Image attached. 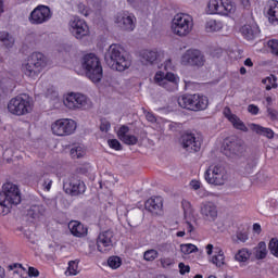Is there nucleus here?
Listing matches in <instances>:
<instances>
[{"instance_id":"nucleus-26","label":"nucleus","mask_w":278,"mask_h":278,"mask_svg":"<svg viewBox=\"0 0 278 278\" xmlns=\"http://www.w3.org/2000/svg\"><path fill=\"white\" fill-rule=\"evenodd\" d=\"M163 205L164 202L161 197L150 198L146 202V210H148L152 214H160V212H162Z\"/></svg>"},{"instance_id":"nucleus-46","label":"nucleus","mask_w":278,"mask_h":278,"mask_svg":"<svg viewBox=\"0 0 278 278\" xmlns=\"http://www.w3.org/2000/svg\"><path fill=\"white\" fill-rule=\"evenodd\" d=\"M122 142H124V144L135 146L138 144V137H136V135L129 134Z\"/></svg>"},{"instance_id":"nucleus-63","label":"nucleus","mask_w":278,"mask_h":278,"mask_svg":"<svg viewBox=\"0 0 278 278\" xmlns=\"http://www.w3.org/2000/svg\"><path fill=\"white\" fill-rule=\"evenodd\" d=\"M241 5H243V8H249L251 5V0H241Z\"/></svg>"},{"instance_id":"nucleus-34","label":"nucleus","mask_w":278,"mask_h":278,"mask_svg":"<svg viewBox=\"0 0 278 278\" xmlns=\"http://www.w3.org/2000/svg\"><path fill=\"white\" fill-rule=\"evenodd\" d=\"M0 42L7 49H12V47H14V37L10 35V33L2 30L0 31Z\"/></svg>"},{"instance_id":"nucleus-22","label":"nucleus","mask_w":278,"mask_h":278,"mask_svg":"<svg viewBox=\"0 0 278 278\" xmlns=\"http://www.w3.org/2000/svg\"><path fill=\"white\" fill-rule=\"evenodd\" d=\"M181 146L184 149H186V151L197 153V151H200L201 149V140L197 139V137L192 134L182 135Z\"/></svg>"},{"instance_id":"nucleus-59","label":"nucleus","mask_w":278,"mask_h":278,"mask_svg":"<svg viewBox=\"0 0 278 278\" xmlns=\"http://www.w3.org/2000/svg\"><path fill=\"white\" fill-rule=\"evenodd\" d=\"M190 187L192 190H199V188H201V182L199 180H191Z\"/></svg>"},{"instance_id":"nucleus-25","label":"nucleus","mask_w":278,"mask_h":278,"mask_svg":"<svg viewBox=\"0 0 278 278\" xmlns=\"http://www.w3.org/2000/svg\"><path fill=\"white\" fill-rule=\"evenodd\" d=\"M33 66L42 71L47 66V56L40 52H34L27 60Z\"/></svg>"},{"instance_id":"nucleus-30","label":"nucleus","mask_w":278,"mask_h":278,"mask_svg":"<svg viewBox=\"0 0 278 278\" xmlns=\"http://www.w3.org/2000/svg\"><path fill=\"white\" fill-rule=\"evenodd\" d=\"M252 254L255 260H266V255H268V249L266 248V242L261 241L258 244L253 248Z\"/></svg>"},{"instance_id":"nucleus-24","label":"nucleus","mask_w":278,"mask_h":278,"mask_svg":"<svg viewBox=\"0 0 278 278\" xmlns=\"http://www.w3.org/2000/svg\"><path fill=\"white\" fill-rule=\"evenodd\" d=\"M266 14L269 23L273 25L278 23V1L269 0L267 3Z\"/></svg>"},{"instance_id":"nucleus-18","label":"nucleus","mask_w":278,"mask_h":278,"mask_svg":"<svg viewBox=\"0 0 278 278\" xmlns=\"http://www.w3.org/2000/svg\"><path fill=\"white\" fill-rule=\"evenodd\" d=\"M68 27L72 36L77 38V40H81V38H86V36L90 34V28L86 21L78 16H74L70 20Z\"/></svg>"},{"instance_id":"nucleus-28","label":"nucleus","mask_w":278,"mask_h":278,"mask_svg":"<svg viewBox=\"0 0 278 278\" xmlns=\"http://www.w3.org/2000/svg\"><path fill=\"white\" fill-rule=\"evenodd\" d=\"M68 229L76 238H84L88 233V228L84 227L81 223L73 220L68 224Z\"/></svg>"},{"instance_id":"nucleus-4","label":"nucleus","mask_w":278,"mask_h":278,"mask_svg":"<svg viewBox=\"0 0 278 278\" xmlns=\"http://www.w3.org/2000/svg\"><path fill=\"white\" fill-rule=\"evenodd\" d=\"M194 29V18L188 13H177L170 22V31L174 36L186 38Z\"/></svg>"},{"instance_id":"nucleus-1","label":"nucleus","mask_w":278,"mask_h":278,"mask_svg":"<svg viewBox=\"0 0 278 278\" xmlns=\"http://www.w3.org/2000/svg\"><path fill=\"white\" fill-rule=\"evenodd\" d=\"M104 60L110 68L113 71H118L119 73L127 71V68L131 66V59H129L127 52H125V49H123L121 45L116 43L111 45L106 49Z\"/></svg>"},{"instance_id":"nucleus-5","label":"nucleus","mask_w":278,"mask_h":278,"mask_svg":"<svg viewBox=\"0 0 278 278\" xmlns=\"http://www.w3.org/2000/svg\"><path fill=\"white\" fill-rule=\"evenodd\" d=\"M83 71H85L86 77L92 81V84H99L103 79V67L101 61L93 53L86 54L83 59Z\"/></svg>"},{"instance_id":"nucleus-50","label":"nucleus","mask_w":278,"mask_h":278,"mask_svg":"<svg viewBox=\"0 0 278 278\" xmlns=\"http://www.w3.org/2000/svg\"><path fill=\"white\" fill-rule=\"evenodd\" d=\"M267 116L270 118V121H278V111L267 108Z\"/></svg>"},{"instance_id":"nucleus-54","label":"nucleus","mask_w":278,"mask_h":278,"mask_svg":"<svg viewBox=\"0 0 278 278\" xmlns=\"http://www.w3.org/2000/svg\"><path fill=\"white\" fill-rule=\"evenodd\" d=\"M248 112L253 116H257L260 114V108L255 104H250L248 106Z\"/></svg>"},{"instance_id":"nucleus-14","label":"nucleus","mask_w":278,"mask_h":278,"mask_svg":"<svg viewBox=\"0 0 278 278\" xmlns=\"http://www.w3.org/2000/svg\"><path fill=\"white\" fill-rule=\"evenodd\" d=\"M182 66H205V54L199 49H189L180 56Z\"/></svg>"},{"instance_id":"nucleus-21","label":"nucleus","mask_w":278,"mask_h":278,"mask_svg":"<svg viewBox=\"0 0 278 278\" xmlns=\"http://www.w3.org/2000/svg\"><path fill=\"white\" fill-rule=\"evenodd\" d=\"M200 216L205 223H214L218 218V207L214 202H202L200 205Z\"/></svg>"},{"instance_id":"nucleus-3","label":"nucleus","mask_w":278,"mask_h":278,"mask_svg":"<svg viewBox=\"0 0 278 278\" xmlns=\"http://www.w3.org/2000/svg\"><path fill=\"white\" fill-rule=\"evenodd\" d=\"M2 190L0 193V216H5L10 214L12 205L21 203V192L18 187L12 182L4 184Z\"/></svg>"},{"instance_id":"nucleus-19","label":"nucleus","mask_w":278,"mask_h":278,"mask_svg":"<svg viewBox=\"0 0 278 278\" xmlns=\"http://www.w3.org/2000/svg\"><path fill=\"white\" fill-rule=\"evenodd\" d=\"M63 189L66 194L79 197V194H84V192H86V184L75 177H70L64 179Z\"/></svg>"},{"instance_id":"nucleus-64","label":"nucleus","mask_w":278,"mask_h":278,"mask_svg":"<svg viewBox=\"0 0 278 278\" xmlns=\"http://www.w3.org/2000/svg\"><path fill=\"white\" fill-rule=\"evenodd\" d=\"M244 66H253V61H251V59H245L244 61Z\"/></svg>"},{"instance_id":"nucleus-38","label":"nucleus","mask_w":278,"mask_h":278,"mask_svg":"<svg viewBox=\"0 0 278 278\" xmlns=\"http://www.w3.org/2000/svg\"><path fill=\"white\" fill-rule=\"evenodd\" d=\"M249 257H251V252L247 248L239 250L235 254L236 262H247L249 260Z\"/></svg>"},{"instance_id":"nucleus-44","label":"nucleus","mask_w":278,"mask_h":278,"mask_svg":"<svg viewBox=\"0 0 278 278\" xmlns=\"http://www.w3.org/2000/svg\"><path fill=\"white\" fill-rule=\"evenodd\" d=\"M268 249H269L271 255H275V257H278V240H277V238H273L269 241Z\"/></svg>"},{"instance_id":"nucleus-53","label":"nucleus","mask_w":278,"mask_h":278,"mask_svg":"<svg viewBox=\"0 0 278 278\" xmlns=\"http://www.w3.org/2000/svg\"><path fill=\"white\" fill-rule=\"evenodd\" d=\"M100 129L101 131H108L109 129H112V124H110V122H108V119H102L101 124H100Z\"/></svg>"},{"instance_id":"nucleus-52","label":"nucleus","mask_w":278,"mask_h":278,"mask_svg":"<svg viewBox=\"0 0 278 278\" xmlns=\"http://www.w3.org/2000/svg\"><path fill=\"white\" fill-rule=\"evenodd\" d=\"M51 186H53V180L51 178H46L42 184V188L46 192L51 190Z\"/></svg>"},{"instance_id":"nucleus-51","label":"nucleus","mask_w":278,"mask_h":278,"mask_svg":"<svg viewBox=\"0 0 278 278\" xmlns=\"http://www.w3.org/2000/svg\"><path fill=\"white\" fill-rule=\"evenodd\" d=\"M181 205L185 214H190V212H192V204H190L188 200H182Z\"/></svg>"},{"instance_id":"nucleus-48","label":"nucleus","mask_w":278,"mask_h":278,"mask_svg":"<svg viewBox=\"0 0 278 278\" xmlns=\"http://www.w3.org/2000/svg\"><path fill=\"white\" fill-rule=\"evenodd\" d=\"M267 45L270 48L271 53H274V55H278V40L271 39Z\"/></svg>"},{"instance_id":"nucleus-62","label":"nucleus","mask_w":278,"mask_h":278,"mask_svg":"<svg viewBox=\"0 0 278 278\" xmlns=\"http://www.w3.org/2000/svg\"><path fill=\"white\" fill-rule=\"evenodd\" d=\"M253 230L256 231V233L262 232V226L260 224H254L253 225Z\"/></svg>"},{"instance_id":"nucleus-23","label":"nucleus","mask_w":278,"mask_h":278,"mask_svg":"<svg viewBox=\"0 0 278 278\" xmlns=\"http://www.w3.org/2000/svg\"><path fill=\"white\" fill-rule=\"evenodd\" d=\"M242 36L247 40H254V38H257L260 36V26L255 22H250L245 25H243L240 29Z\"/></svg>"},{"instance_id":"nucleus-20","label":"nucleus","mask_w":278,"mask_h":278,"mask_svg":"<svg viewBox=\"0 0 278 278\" xmlns=\"http://www.w3.org/2000/svg\"><path fill=\"white\" fill-rule=\"evenodd\" d=\"M114 247V232L104 230L99 233L97 239V248L100 253H108Z\"/></svg>"},{"instance_id":"nucleus-43","label":"nucleus","mask_w":278,"mask_h":278,"mask_svg":"<svg viewBox=\"0 0 278 278\" xmlns=\"http://www.w3.org/2000/svg\"><path fill=\"white\" fill-rule=\"evenodd\" d=\"M163 60V63H159V68H164V71H173V68H175V64H173V60H170V58Z\"/></svg>"},{"instance_id":"nucleus-58","label":"nucleus","mask_w":278,"mask_h":278,"mask_svg":"<svg viewBox=\"0 0 278 278\" xmlns=\"http://www.w3.org/2000/svg\"><path fill=\"white\" fill-rule=\"evenodd\" d=\"M237 240L239 242H247V240H249V236L244 232H239L237 233Z\"/></svg>"},{"instance_id":"nucleus-41","label":"nucleus","mask_w":278,"mask_h":278,"mask_svg":"<svg viewBox=\"0 0 278 278\" xmlns=\"http://www.w3.org/2000/svg\"><path fill=\"white\" fill-rule=\"evenodd\" d=\"M159 255L157 250L151 249L143 253V260H146V262H154V260H157Z\"/></svg>"},{"instance_id":"nucleus-56","label":"nucleus","mask_w":278,"mask_h":278,"mask_svg":"<svg viewBox=\"0 0 278 278\" xmlns=\"http://www.w3.org/2000/svg\"><path fill=\"white\" fill-rule=\"evenodd\" d=\"M143 113L146 114V118L149 123H155L157 121V118H155V115H153V113L147 112L146 110H143Z\"/></svg>"},{"instance_id":"nucleus-9","label":"nucleus","mask_w":278,"mask_h":278,"mask_svg":"<svg viewBox=\"0 0 278 278\" xmlns=\"http://www.w3.org/2000/svg\"><path fill=\"white\" fill-rule=\"evenodd\" d=\"M180 78L177 74L173 72H167L166 74L162 71H159L154 75V84L165 88L168 92H175L179 88Z\"/></svg>"},{"instance_id":"nucleus-11","label":"nucleus","mask_w":278,"mask_h":278,"mask_svg":"<svg viewBox=\"0 0 278 278\" xmlns=\"http://www.w3.org/2000/svg\"><path fill=\"white\" fill-rule=\"evenodd\" d=\"M208 14H219L220 16H229L236 12V2L232 0H210L206 7Z\"/></svg>"},{"instance_id":"nucleus-55","label":"nucleus","mask_w":278,"mask_h":278,"mask_svg":"<svg viewBox=\"0 0 278 278\" xmlns=\"http://www.w3.org/2000/svg\"><path fill=\"white\" fill-rule=\"evenodd\" d=\"M178 268L180 270V275H186V273H190V266L184 263H179Z\"/></svg>"},{"instance_id":"nucleus-8","label":"nucleus","mask_w":278,"mask_h":278,"mask_svg":"<svg viewBox=\"0 0 278 278\" xmlns=\"http://www.w3.org/2000/svg\"><path fill=\"white\" fill-rule=\"evenodd\" d=\"M63 103L67 110H90L92 101L80 92H70L65 94Z\"/></svg>"},{"instance_id":"nucleus-13","label":"nucleus","mask_w":278,"mask_h":278,"mask_svg":"<svg viewBox=\"0 0 278 278\" xmlns=\"http://www.w3.org/2000/svg\"><path fill=\"white\" fill-rule=\"evenodd\" d=\"M114 23L122 31H134L136 29L137 18L129 11H121L114 16Z\"/></svg>"},{"instance_id":"nucleus-35","label":"nucleus","mask_w":278,"mask_h":278,"mask_svg":"<svg viewBox=\"0 0 278 278\" xmlns=\"http://www.w3.org/2000/svg\"><path fill=\"white\" fill-rule=\"evenodd\" d=\"M45 212H47V210L45 208L43 205H33L27 213V216H29L30 218H39L41 217Z\"/></svg>"},{"instance_id":"nucleus-36","label":"nucleus","mask_w":278,"mask_h":278,"mask_svg":"<svg viewBox=\"0 0 278 278\" xmlns=\"http://www.w3.org/2000/svg\"><path fill=\"white\" fill-rule=\"evenodd\" d=\"M65 275L66 277H75V275H79V260L68 262Z\"/></svg>"},{"instance_id":"nucleus-29","label":"nucleus","mask_w":278,"mask_h":278,"mask_svg":"<svg viewBox=\"0 0 278 278\" xmlns=\"http://www.w3.org/2000/svg\"><path fill=\"white\" fill-rule=\"evenodd\" d=\"M40 72L41 70H38V67L29 63V61H27L22 66V73H24V75L28 77V79H38V75H40Z\"/></svg>"},{"instance_id":"nucleus-57","label":"nucleus","mask_w":278,"mask_h":278,"mask_svg":"<svg viewBox=\"0 0 278 278\" xmlns=\"http://www.w3.org/2000/svg\"><path fill=\"white\" fill-rule=\"evenodd\" d=\"M40 275V271H38L35 267H28V277H38Z\"/></svg>"},{"instance_id":"nucleus-42","label":"nucleus","mask_w":278,"mask_h":278,"mask_svg":"<svg viewBox=\"0 0 278 278\" xmlns=\"http://www.w3.org/2000/svg\"><path fill=\"white\" fill-rule=\"evenodd\" d=\"M108 264H109L110 268H113V270H116V268H121L123 261L118 256H111L108 260Z\"/></svg>"},{"instance_id":"nucleus-27","label":"nucleus","mask_w":278,"mask_h":278,"mask_svg":"<svg viewBox=\"0 0 278 278\" xmlns=\"http://www.w3.org/2000/svg\"><path fill=\"white\" fill-rule=\"evenodd\" d=\"M225 23L214 18L207 20L204 24L206 34H218L219 31H223Z\"/></svg>"},{"instance_id":"nucleus-60","label":"nucleus","mask_w":278,"mask_h":278,"mask_svg":"<svg viewBox=\"0 0 278 278\" xmlns=\"http://www.w3.org/2000/svg\"><path fill=\"white\" fill-rule=\"evenodd\" d=\"M185 227H186L187 233H192V231H194V226H192V224H190L189 222L185 224Z\"/></svg>"},{"instance_id":"nucleus-40","label":"nucleus","mask_w":278,"mask_h":278,"mask_svg":"<svg viewBox=\"0 0 278 278\" xmlns=\"http://www.w3.org/2000/svg\"><path fill=\"white\" fill-rule=\"evenodd\" d=\"M262 81L264 86H266V90H273V88H277V78L273 75L266 77Z\"/></svg>"},{"instance_id":"nucleus-32","label":"nucleus","mask_w":278,"mask_h":278,"mask_svg":"<svg viewBox=\"0 0 278 278\" xmlns=\"http://www.w3.org/2000/svg\"><path fill=\"white\" fill-rule=\"evenodd\" d=\"M255 166H257L255 160H248L240 169L241 175H243V177L253 175V173H255Z\"/></svg>"},{"instance_id":"nucleus-47","label":"nucleus","mask_w":278,"mask_h":278,"mask_svg":"<svg viewBox=\"0 0 278 278\" xmlns=\"http://www.w3.org/2000/svg\"><path fill=\"white\" fill-rule=\"evenodd\" d=\"M77 11L83 16H89L90 15V10L88 9V7H86V4H84L81 2L77 4Z\"/></svg>"},{"instance_id":"nucleus-16","label":"nucleus","mask_w":278,"mask_h":278,"mask_svg":"<svg viewBox=\"0 0 278 278\" xmlns=\"http://www.w3.org/2000/svg\"><path fill=\"white\" fill-rule=\"evenodd\" d=\"M51 9L47 5H38L29 14L28 21L30 25H42L45 23H49L51 21Z\"/></svg>"},{"instance_id":"nucleus-12","label":"nucleus","mask_w":278,"mask_h":278,"mask_svg":"<svg viewBox=\"0 0 278 278\" xmlns=\"http://www.w3.org/2000/svg\"><path fill=\"white\" fill-rule=\"evenodd\" d=\"M205 181L212 186H224L227 181V170L220 164H212L206 169Z\"/></svg>"},{"instance_id":"nucleus-45","label":"nucleus","mask_w":278,"mask_h":278,"mask_svg":"<svg viewBox=\"0 0 278 278\" xmlns=\"http://www.w3.org/2000/svg\"><path fill=\"white\" fill-rule=\"evenodd\" d=\"M127 136H129V128L126 125H123L117 130V138L123 142Z\"/></svg>"},{"instance_id":"nucleus-7","label":"nucleus","mask_w":278,"mask_h":278,"mask_svg":"<svg viewBox=\"0 0 278 278\" xmlns=\"http://www.w3.org/2000/svg\"><path fill=\"white\" fill-rule=\"evenodd\" d=\"M179 108L184 110H191L192 112H201V110H207L210 105V100L207 97L195 94H184L177 99Z\"/></svg>"},{"instance_id":"nucleus-2","label":"nucleus","mask_w":278,"mask_h":278,"mask_svg":"<svg viewBox=\"0 0 278 278\" xmlns=\"http://www.w3.org/2000/svg\"><path fill=\"white\" fill-rule=\"evenodd\" d=\"M224 116H226L229 123H231L232 127H235V129H239V131L247 132L250 129L251 131H254V134H257L258 136H265V138H269V139L275 138V131H273V129L270 128H266L257 124H249L247 127L244 122H242L240 117H238L236 114L231 113V110L229 108L224 109Z\"/></svg>"},{"instance_id":"nucleus-17","label":"nucleus","mask_w":278,"mask_h":278,"mask_svg":"<svg viewBox=\"0 0 278 278\" xmlns=\"http://www.w3.org/2000/svg\"><path fill=\"white\" fill-rule=\"evenodd\" d=\"M224 153L227 157H238L244 153V141L230 137L224 141Z\"/></svg>"},{"instance_id":"nucleus-39","label":"nucleus","mask_w":278,"mask_h":278,"mask_svg":"<svg viewBox=\"0 0 278 278\" xmlns=\"http://www.w3.org/2000/svg\"><path fill=\"white\" fill-rule=\"evenodd\" d=\"M180 251L182 255H190L191 253H197L199 251V248L192 243H184L180 244Z\"/></svg>"},{"instance_id":"nucleus-33","label":"nucleus","mask_w":278,"mask_h":278,"mask_svg":"<svg viewBox=\"0 0 278 278\" xmlns=\"http://www.w3.org/2000/svg\"><path fill=\"white\" fill-rule=\"evenodd\" d=\"M70 155L73 160H79L86 155V147L84 144H74L70 150Z\"/></svg>"},{"instance_id":"nucleus-31","label":"nucleus","mask_w":278,"mask_h":278,"mask_svg":"<svg viewBox=\"0 0 278 278\" xmlns=\"http://www.w3.org/2000/svg\"><path fill=\"white\" fill-rule=\"evenodd\" d=\"M210 262H212L216 268H223V266H225V252L219 248H215V255L210 258Z\"/></svg>"},{"instance_id":"nucleus-61","label":"nucleus","mask_w":278,"mask_h":278,"mask_svg":"<svg viewBox=\"0 0 278 278\" xmlns=\"http://www.w3.org/2000/svg\"><path fill=\"white\" fill-rule=\"evenodd\" d=\"M214 251H216V248H214L213 244H207V245H206V253H207V255H212V253H213Z\"/></svg>"},{"instance_id":"nucleus-10","label":"nucleus","mask_w":278,"mask_h":278,"mask_svg":"<svg viewBox=\"0 0 278 278\" xmlns=\"http://www.w3.org/2000/svg\"><path fill=\"white\" fill-rule=\"evenodd\" d=\"M77 130V122L72 118H60L51 124V132L53 136L64 138L66 136H73Z\"/></svg>"},{"instance_id":"nucleus-6","label":"nucleus","mask_w":278,"mask_h":278,"mask_svg":"<svg viewBox=\"0 0 278 278\" xmlns=\"http://www.w3.org/2000/svg\"><path fill=\"white\" fill-rule=\"evenodd\" d=\"M8 111L14 116H26L34 112V99L25 93L12 98L8 103Z\"/></svg>"},{"instance_id":"nucleus-15","label":"nucleus","mask_w":278,"mask_h":278,"mask_svg":"<svg viewBox=\"0 0 278 278\" xmlns=\"http://www.w3.org/2000/svg\"><path fill=\"white\" fill-rule=\"evenodd\" d=\"M165 53L157 49H144L139 52V60L144 66H153V64H160L164 62Z\"/></svg>"},{"instance_id":"nucleus-37","label":"nucleus","mask_w":278,"mask_h":278,"mask_svg":"<svg viewBox=\"0 0 278 278\" xmlns=\"http://www.w3.org/2000/svg\"><path fill=\"white\" fill-rule=\"evenodd\" d=\"M45 94L47 99H50V101H55V103L60 101V92H58V89L53 86H48Z\"/></svg>"},{"instance_id":"nucleus-49","label":"nucleus","mask_w":278,"mask_h":278,"mask_svg":"<svg viewBox=\"0 0 278 278\" xmlns=\"http://www.w3.org/2000/svg\"><path fill=\"white\" fill-rule=\"evenodd\" d=\"M108 144L111 149H114L115 151H121L122 149L121 141L117 139H110L108 141Z\"/></svg>"}]
</instances>
